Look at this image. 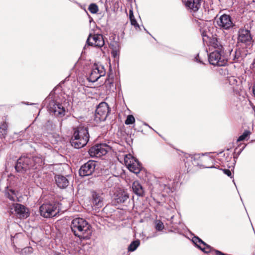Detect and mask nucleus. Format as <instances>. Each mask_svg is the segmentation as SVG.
Segmentation results:
<instances>
[{
	"mask_svg": "<svg viewBox=\"0 0 255 255\" xmlns=\"http://www.w3.org/2000/svg\"><path fill=\"white\" fill-rule=\"evenodd\" d=\"M87 43L89 45L98 47H102L105 44L103 35L101 34L93 35L90 34L87 38Z\"/></svg>",
	"mask_w": 255,
	"mask_h": 255,
	"instance_id": "obj_13",
	"label": "nucleus"
},
{
	"mask_svg": "<svg viewBox=\"0 0 255 255\" xmlns=\"http://www.w3.org/2000/svg\"><path fill=\"white\" fill-rule=\"evenodd\" d=\"M250 134L251 132L249 130H245L243 133L239 137L237 141H241L246 140Z\"/></svg>",
	"mask_w": 255,
	"mask_h": 255,
	"instance_id": "obj_26",
	"label": "nucleus"
},
{
	"mask_svg": "<svg viewBox=\"0 0 255 255\" xmlns=\"http://www.w3.org/2000/svg\"><path fill=\"white\" fill-rule=\"evenodd\" d=\"M139 240H136V241L132 242L128 247V251L133 252V251H135L136 249V248L139 246Z\"/></svg>",
	"mask_w": 255,
	"mask_h": 255,
	"instance_id": "obj_23",
	"label": "nucleus"
},
{
	"mask_svg": "<svg viewBox=\"0 0 255 255\" xmlns=\"http://www.w3.org/2000/svg\"><path fill=\"white\" fill-rule=\"evenodd\" d=\"M109 146L106 144H100L96 145L89 149V153L91 157H100L105 155L108 150Z\"/></svg>",
	"mask_w": 255,
	"mask_h": 255,
	"instance_id": "obj_11",
	"label": "nucleus"
},
{
	"mask_svg": "<svg viewBox=\"0 0 255 255\" xmlns=\"http://www.w3.org/2000/svg\"><path fill=\"white\" fill-rule=\"evenodd\" d=\"M132 191L138 196H143L144 190L141 184L138 181H134L132 185Z\"/></svg>",
	"mask_w": 255,
	"mask_h": 255,
	"instance_id": "obj_18",
	"label": "nucleus"
},
{
	"mask_svg": "<svg viewBox=\"0 0 255 255\" xmlns=\"http://www.w3.org/2000/svg\"><path fill=\"white\" fill-rule=\"evenodd\" d=\"M164 228L163 223L160 220L156 221L155 229L157 231H162Z\"/></svg>",
	"mask_w": 255,
	"mask_h": 255,
	"instance_id": "obj_29",
	"label": "nucleus"
},
{
	"mask_svg": "<svg viewBox=\"0 0 255 255\" xmlns=\"http://www.w3.org/2000/svg\"><path fill=\"white\" fill-rule=\"evenodd\" d=\"M129 198L128 194L123 191L117 194L115 200L118 203H124Z\"/></svg>",
	"mask_w": 255,
	"mask_h": 255,
	"instance_id": "obj_21",
	"label": "nucleus"
},
{
	"mask_svg": "<svg viewBox=\"0 0 255 255\" xmlns=\"http://www.w3.org/2000/svg\"><path fill=\"white\" fill-rule=\"evenodd\" d=\"M217 23L219 27L223 30H229L235 26L231 16L225 14L220 16Z\"/></svg>",
	"mask_w": 255,
	"mask_h": 255,
	"instance_id": "obj_10",
	"label": "nucleus"
},
{
	"mask_svg": "<svg viewBox=\"0 0 255 255\" xmlns=\"http://www.w3.org/2000/svg\"><path fill=\"white\" fill-rule=\"evenodd\" d=\"M13 208L16 213L20 218H26L29 216L27 209L23 205L18 203L14 204Z\"/></svg>",
	"mask_w": 255,
	"mask_h": 255,
	"instance_id": "obj_15",
	"label": "nucleus"
},
{
	"mask_svg": "<svg viewBox=\"0 0 255 255\" xmlns=\"http://www.w3.org/2000/svg\"><path fill=\"white\" fill-rule=\"evenodd\" d=\"M134 17L133 15V13H132V10H130L129 11V18L130 19H131V18H133Z\"/></svg>",
	"mask_w": 255,
	"mask_h": 255,
	"instance_id": "obj_36",
	"label": "nucleus"
},
{
	"mask_svg": "<svg viewBox=\"0 0 255 255\" xmlns=\"http://www.w3.org/2000/svg\"><path fill=\"white\" fill-rule=\"evenodd\" d=\"M185 5L191 12H196L201 6V0H185Z\"/></svg>",
	"mask_w": 255,
	"mask_h": 255,
	"instance_id": "obj_14",
	"label": "nucleus"
},
{
	"mask_svg": "<svg viewBox=\"0 0 255 255\" xmlns=\"http://www.w3.org/2000/svg\"><path fill=\"white\" fill-rule=\"evenodd\" d=\"M209 63L214 66H224L227 63V58L224 50L214 51L208 56Z\"/></svg>",
	"mask_w": 255,
	"mask_h": 255,
	"instance_id": "obj_4",
	"label": "nucleus"
},
{
	"mask_svg": "<svg viewBox=\"0 0 255 255\" xmlns=\"http://www.w3.org/2000/svg\"><path fill=\"white\" fill-rule=\"evenodd\" d=\"M125 163L129 170L136 174L141 170V165L138 160L131 155H126L124 158Z\"/></svg>",
	"mask_w": 255,
	"mask_h": 255,
	"instance_id": "obj_7",
	"label": "nucleus"
},
{
	"mask_svg": "<svg viewBox=\"0 0 255 255\" xmlns=\"http://www.w3.org/2000/svg\"><path fill=\"white\" fill-rule=\"evenodd\" d=\"M32 252H33V249L30 247H27L23 248L21 250L20 254L22 255H27L32 253Z\"/></svg>",
	"mask_w": 255,
	"mask_h": 255,
	"instance_id": "obj_27",
	"label": "nucleus"
},
{
	"mask_svg": "<svg viewBox=\"0 0 255 255\" xmlns=\"http://www.w3.org/2000/svg\"><path fill=\"white\" fill-rule=\"evenodd\" d=\"M253 91L254 95L255 96V84L253 86Z\"/></svg>",
	"mask_w": 255,
	"mask_h": 255,
	"instance_id": "obj_37",
	"label": "nucleus"
},
{
	"mask_svg": "<svg viewBox=\"0 0 255 255\" xmlns=\"http://www.w3.org/2000/svg\"><path fill=\"white\" fill-rule=\"evenodd\" d=\"M203 246V247L202 246H199V248L202 251L206 253H208L210 252L211 249L210 246L206 244V245Z\"/></svg>",
	"mask_w": 255,
	"mask_h": 255,
	"instance_id": "obj_32",
	"label": "nucleus"
},
{
	"mask_svg": "<svg viewBox=\"0 0 255 255\" xmlns=\"http://www.w3.org/2000/svg\"><path fill=\"white\" fill-rule=\"evenodd\" d=\"M135 122V119L132 115H128L127 117L126 120L125 121V124L128 125L134 123Z\"/></svg>",
	"mask_w": 255,
	"mask_h": 255,
	"instance_id": "obj_30",
	"label": "nucleus"
},
{
	"mask_svg": "<svg viewBox=\"0 0 255 255\" xmlns=\"http://www.w3.org/2000/svg\"><path fill=\"white\" fill-rule=\"evenodd\" d=\"M7 197L11 201H15V196H14L13 195H10L9 194H8Z\"/></svg>",
	"mask_w": 255,
	"mask_h": 255,
	"instance_id": "obj_35",
	"label": "nucleus"
},
{
	"mask_svg": "<svg viewBox=\"0 0 255 255\" xmlns=\"http://www.w3.org/2000/svg\"><path fill=\"white\" fill-rule=\"evenodd\" d=\"M53 112L55 116L63 117L65 114V109L61 104H56L53 105Z\"/></svg>",
	"mask_w": 255,
	"mask_h": 255,
	"instance_id": "obj_17",
	"label": "nucleus"
},
{
	"mask_svg": "<svg viewBox=\"0 0 255 255\" xmlns=\"http://www.w3.org/2000/svg\"><path fill=\"white\" fill-rule=\"evenodd\" d=\"M103 197L99 194L97 193L93 194V204L96 208H99L103 206Z\"/></svg>",
	"mask_w": 255,
	"mask_h": 255,
	"instance_id": "obj_19",
	"label": "nucleus"
},
{
	"mask_svg": "<svg viewBox=\"0 0 255 255\" xmlns=\"http://www.w3.org/2000/svg\"><path fill=\"white\" fill-rule=\"evenodd\" d=\"M88 9L92 13H96L98 11V7L96 4L92 3L89 5Z\"/></svg>",
	"mask_w": 255,
	"mask_h": 255,
	"instance_id": "obj_28",
	"label": "nucleus"
},
{
	"mask_svg": "<svg viewBox=\"0 0 255 255\" xmlns=\"http://www.w3.org/2000/svg\"><path fill=\"white\" fill-rule=\"evenodd\" d=\"M96 166V162L95 161L89 160L80 167L79 171L80 176L84 177L92 175Z\"/></svg>",
	"mask_w": 255,
	"mask_h": 255,
	"instance_id": "obj_12",
	"label": "nucleus"
},
{
	"mask_svg": "<svg viewBox=\"0 0 255 255\" xmlns=\"http://www.w3.org/2000/svg\"><path fill=\"white\" fill-rule=\"evenodd\" d=\"M130 20L131 24L132 25H134L135 26L136 25H138V24L134 17L133 18H131V19H130Z\"/></svg>",
	"mask_w": 255,
	"mask_h": 255,
	"instance_id": "obj_34",
	"label": "nucleus"
},
{
	"mask_svg": "<svg viewBox=\"0 0 255 255\" xmlns=\"http://www.w3.org/2000/svg\"><path fill=\"white\" fill-rule=\"evenodd\" d=\"M192 241H193V243L198 248H199V246H201V245H203V246L206 245V244L198 237H194L193 238Z\"/></svg>",
	"mask_w": 255,
	"mask_h": 255,
	"instance_id": "obj_24",
	"label": "nucleus"
},
{
	"mask_svg": "<svg viewBox=\"0 0 255 255\" xmlns=\"http://www.w3.org/2000/svg\"><path fill=\"white\" fill-rule=\"evenodd\" d=\"M43 164V161L40 157L23 156L17 160L15 168L17 172L22 173L30 169H39Z\"/></svg>",
	"mask_w": 255,
	"mask_h": 255,
	"instance_id": "obj_1",
	"label": "nucleus"
},
{
	"mask_svg": "<svg viewBox=\"0 0 255 255\" xmlns=\"http://www.w3.org/2000/svg\"><path fill=\"white\" fill-rule=\"evenodd\" d=\"M210 49H215V51L223 50V46L216 38H212L209 42Z\"/></svg>",
	"mask_w": 255,
	"mask_h": 255,
	"instance_id": "obj_20",
	"label": "nucleus"
},
{
	"mask_svg": "<svg viewBox=\"0 0 255 255\" xmlns=\"http://www.w3.org/2000/svg\"><path fill=\"white\" fill-rule=\"evenodd\" d=\"M55 180L57 185L60 188H65L69 185V181L68 179L66 177L62 175H56Z\"/></svg>",
	"mask_w": 255,
	"mask_h": 255,
	"instance_id": "obj_16",
	"label": "nucleus"
},
{
	"mask_svg": "<svg viewBox=\"0 0 255 255\" xmlns=\"http://www.w3.org/2000/svg\"><path fill=\"white\" fill-rule=\"evenodd\" d=\"M105 85L107 89L110 90L112 87H114V80L112 78H107L105 82Z\"/></svg>",
	"mask_w": 255,
	"mask_h": 255,
	"instance_id": "obj_25",
	"label": "nucleus"
},
{
	"mask_svg": "<svg viewBox=\"0 0 255 255\" xmlns=\"http://www.w3.org/2000/svg\"><path fill=\"white\" fill-rule=\"evenodd\" d=\"M106 70L101 64L95 63L92 67L91 73L88 78L89 81L95 82L101 77L105 76Z\"/></svg>",
	"mask_w": 255,
	"mask_h": 255,
	"instance_id": "obj_9",
	"label": "nucleus"
},
{
	"mask_svg": "<svg viewBox=\"0 0 255 255\" xmlns=\"http://www.w3.org/2000/svg\"><path fill=\"white\" fill-rule=\"evenodd\" d=\"M7 125L3 123L0 126V138H4L7 134Z\"/></svg>",
	"mask_w": 255,
	"mask_h": 255,
	"instance_id": "obj_22",
	"label": "nucleus"
},
{
	"mask_svg": "<svg viewBox=\"0 0 255 255\" xmlns=\"http://www.w3.org/2000/svg\"><path fill=\"white\" fill-rule=\"evenodd\" d=\"M40 215L44 218H51L56 216L59 212L57 205L55 203H45L39 208Z\"/></svg>",
	"mask_w": 255,
	"mask_h": 255,
	"instance_id": "obj_5",
	"label": "nucleus"
},
{
	"mask_svg": "<svg viewBox=\"0 0 255 255\" xmlns=\"http://www.w3.org/2000/svg\"><path fill=\"white\" fill-rule=\"evenodd\" d=\"M248 25H245L244 27L239 29L238 31V41L246 45H250L253 40L250 30L248 29Z\"/></svg>",
	"mask_w": 255,
	"mask_h": 255,
	"instance_id": "obj_8",
	"label": "nucleus"
},
{
	"mask_svg": "<svg viewBox=\"0 0 255 255\" xmlns=\"http://www.w3.org/2000/svg\"><path fill=\"white\" fill-rule=\"evenodd\" d=\"M224 173L226 174L229 177H231L232 173L231 171L229 169H225L223 170Z\"/></svg>",
	"mask_w": 255,
	"mask_h": 255,
	"instance_id": "obj_33",
	"label": "nucleus"
},
{
	"mask_svg": "<svg viewBox=\"0 0 255 255\" xmlns=\"http://www.w3.org/2000/svg\"><path fill=\"white\" fill-rule=\"evenodd\" d=\"M71 228L75 236L80 239H89L92 235L91 225L83 218L73 219L71 224Z\"/></svg>",
	"mask_w": 255,
	"mask_h": 255,
	"instance_id": "obj_2",
	"label": "nucleus"
},
{
	"mask_svg": "<svg viewBox=\"0 0 255 255\" xmlns=\"http://www.w3.org/2000/svg\"><path fill=\"white\" fill-rule=\"evenodd\" d=\"M88 128L79 126L74 128L73 135L71 139V145L76 148H80L85 146L89 140Z\"/></svg>",
	"mask_w": 255,
	"mask_h": 255,
	"instance_id": "obj_3",
	"label": "nucleus"
},
{
	"mask_svg": "<svg viewBox=\"0 0 255 255\" xmlns=\"http://www.w3.org/2000/svg\"><path fill=\"white\" fill-rule=\"evenodd\" d=\"M202 36L203 37H204L205 36H206V34H204V32H203L202 33ZM203 40H204V38H203Z\"/></svg>",
	"mask_w": 255,
	"mask_h": 255,
	"instance_id": "obj_38",
	"label": "nucleus"
},
{
	"mask_svg": "<svg viewBox=\"0 0 255 255\" xmlns=\"http://www.w3.org/2000/svg\"><path fill=\"white\" fill-rule=\"evenodd\" d=\"M229 83L231 85H238L239 83L241 81L240 79L238 78H235L234 77H230L229 79Z\"/></svg>",
	"mask_w": 255,
	"mask_h": 255,
	"instance_id": "obj_31",
	"label": "nucleus"
},
{
	"mask_svg": "<svg viewBox=\"0 0 255 255\" xmlns=\"http://www.w3.org/2000/svg\"><path fill=\"white\" fill-rule=\"evenodd\" d=\"M110 112V108L107 103H101L97 107L95 112L94 120L96 123L105 121Z\"/></svg>",
	"mask_w": 255,
	"mask_h": 255,
	"instance_id": "obj_6",
	"label": "nucleus"
}]
</instances>
